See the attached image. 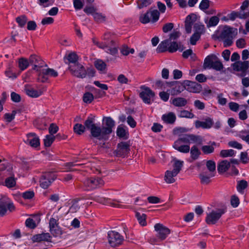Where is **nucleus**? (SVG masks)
<instances>
[{"label":"nucleus","instance_id":"nucleus-39","mask_svg":"<svg viewBox=\"0 0 249 249\" xmlns=\"http://www.w3.org/2000/svg\"><path fill=\"white\" fill-rule=\"evenodd\" d=\"M86 128L87 129L85 124L83 125L78 123L76 124L73 126L74 132L78 135L83 134L85 132Z\"/></svg>","mask_w":249,"mask_h":249},{"label":"nucleus","instance_id":"nucleus-17","mask_svg":"<svg viewBox=\"0 0 249 249\" xmlns=\"http://www.w3.org/2000/svg\"><path fill=\"white\" fill-rule=\"evenodd\" d=\"M185 83L187 86L186 89L189 92L199 93L202 90L201 86L196 82L186 81L185 82Z\"/></svg>","mask_w":249,"mask_h":249},{"label":"nucleus","instance_id":"nucleus-37","mask_svg":"<svg viewBox=\"0 0 249 249\" xmlns=\"http://www.w3.org/2000/svg\"><path fill=\"white\" fill-rule=\"evenodd\" d=\"M214 176L212 173L209 174V175H206L204 173L200 174L199 178L200 181L202 184H208L211 182L210 178Z\"/></svg>","mask_w":249,"mask_h":249},{"label":"nucleus","instance_id":"nucleus-8","mask_svg":"<svg viewBox=\"0 0 249 249\" xmlns=\"http://www.w3.org/2000/svg\"><path fill=\"white\" fill-rule=\"evenodd\" d=\"M225 212V209H218L212 211L207 214L206 218V223L209 225L215 224Z\"/></svg>","mask_w":249,"mask_h":249},{"label":"nucleus","instance_id":"nucleus-32","mask_svg":"<svg viewBox=\"0 0 249 249\" xmlns=\"http://www.w3.org/2000/svg\"><path fill=\"white\" fill-rule=\"evenodd\" d=\"M187 100L184 98L177 97L173 99L172 104L176 107H184L187 104Z\"/></svg>","mask_w":249,"mask_h":249},{"label":"nucleus","instance_id":"nucleus-34","mask_svg":"<svg viewBox=\"0 0 249 249\" xmlns=\"http://www.w3.org/2000/svg\"><path fill=\"white\" fill-rule=\"evenodd\" d=\"M194 33L201 36L205 31V28L203 24L199 23H196L194 25Z\"/></svg>","mask_w":249,"mask_h":249},{"label":"nucleus","instance_id":"nucleus-36","mask_svg":"<svg viewBox=\"0 0 249 249\" xmlns=\"http://www.w3.org/2000/svg\"><path fill=\"white\" fill-rule=\"evenodd\" d=\"M78 57L75 53H69L67 56V59L68 60L70 65H76L79 64L78 62Z\"/></svg>","mask_w":249,"mask_h":249},{"label":"nucleus","instance_id":"nucleus-40","mask_svg":"<svg viewBox=\"0 0 249 249\" xmlns=\"http://www.w3.org/2000/svg\"><path fill=\"white\" fill-rule=\"evenodd\" d=\"M18 65L20 70L24 71L29 66V62L27 59L22 57L19 59Z\"/></svg>","mask_w":249,"mask_h":249},{"label":"nucleus","instance_id":"nucleus-33","mask_svg":"<svg viewBox=\"0 0 249 249\" xmlns=\"http://www.w3.org/2000/svg\"><path fill=\"white\" fill-rule=\"evenodd\" d=\"M169 40L166 39L161 41L157 48V52L159 53L164 52L168 50Z\"/></svg>","mask_w":249,"mask_h":249},{"label":"nucleus","instance_id":"nucleus-10","mask_svg":"<svg viewBox=\"0 0 249 249\" xmlns=\"http://www.w3.org/2000/svg\"><path fill=\"white\" fill-rule=\"evenodd\" d=\"M38 72L39 78L41 77L42 78V82L46 81L49 76L55 77L58 75L57 71L50 68L39 69Z\"/></svg>","mask_w":249,"mask_h":249},{"label":"nucleus","instance_id":"nucleus-14","mask_svg":"<svg viewBox=\"0 0 249 249\" xmlns=\"http://www.w3.org/2000/svg\"><path fill=\"white\" fill-rule=\"evenodd\" d=\"M129 151V145L126 142L118 143L115 151L116 155L118 157L124 156L127 154Z\"/></svg>","mask_w":249,"mask_h":249},{"label":"nucleus","instance_id":"nucleus-28","mask_svg":"<svg viewBox=\"0 0 249 249\" xmlns=\"http://www.w3.org/2000/svg\"><path fill=\"white\" fill-rule=\"evenodd\" d=\"M183 46L181 43H178L176 42H172L169 44L168 51L170 53H174L176 52L178 50L180 51H182L184 50Z\"/></svg>","mask_w":249,"mask_h":249},{"label":"nucleus","instance_id":"nucleus-9","mask_svg":"<svg viewBox=\"0 0 249 249\" xmlns=\"http://www.w3.org/2000/svg\"><path fill=\"white\" fill-rule=\"evenodd\" d=\"M69 69L71 73L77 77L83 78L87 75V71L84 67L80 63L76 65H70Z\"/></svg>","mask_w":249,"mask_h":249},{"label":"nucleus","instance_id":"nucleus-24","mask_svg":"<svg viewBox=\"0 0 249 249\" xmlns=\"http://www.w3.org/2000/svg\"><path fill=\"white\" fill-rule=\"evenodd\" d=\"M209 145L202 146L201 149L205 155H209L214 152V149L216 146V143L214 142H210Z\"/></svg>","mask_w":249,"mask_h":249},{"label":"nucleus","instance_id":"nucleus-57","mask_svg":"<svg viewBox=\"0 0 249 249\" xmlns=\"http://www.w3.org/2000/svg\"><path fill=\"white\" fill-rule=\"evenodd\" d=\"M25 225L31 229H35L36 227L35 220L31 218H28L26 220Z\"/></svg>","mask_w":249,"mask_h":249},{"label":"nucleus","instance_id":"nucleus-51","mask_svg":"<svg viewBox=\"0 0 249 249\" xmlns=\"http://www.w3.org/2000/svg\"><path fill=\"white\" fill-rule=\"evenodd\" d=\"M150 17L152 18V22H155L158 21L160 17V12L157 10H153L150 11Z\"/></svg>","mask_w":249,"mask_h":249},{"label":"nucleus","instance_id":"nucleus-41","mask_svg":"<svg viewBox=\"0 0 249 249\" xmlns=\"http://www.w3.org/2000/svg\"><path fill=\"white\" fill-rule=\"evenodd\" d=\"M235 153L236 152L233 149L222 150L220 152V156L222 158L232 157Z\"/></svg>","mask_w":249,"mask_h":249},{"label":"nucleus","instance_id":"nucleus-3","mask_svg":"<svg viewBox=\"0 0 249 249\" xmlns=\"http://www.w3.org/2000/svg\"><path fill=\"white\" fill-rule=\"evenodd\" d=\"M237 35L236 28L225 26L219 36V38L223 41L224 46L228 47L232 45L233 43V40Z\"/></svg>","mask_w":249,"mask_h":249},{"label":"nucleus","instance_id":"nucleus-54","mask_svg":"<svg viewBox=\"0 0 249 249\" xmlns=\"http://www.w3.org/2000/svg\"><path fill=\"white\" fill-rule=\"evenodd\" d=\"M153 0H138L137 1L138 6L140 9L147 7L149 5Z\"/></svg>","mask_w":249,"mask_h":249},{"label":"nucleus","instance_id":"nucleus-49","mask_svg":"<svg viewBox=\"0 0 249 249\" xmlns=\"http://www.w3.org/2000/svg\"><path fill=\"white\" fill-rule=\"evenodd\" d=\"M239 137L249 145V132L247 130H243L240 132Z\"/></svg>","mask_w":249,"mask_h":249},{"label":"nucleus","instance_id":"nucleus-45","mask_svg":"<svg viewBox=\"0 0 249 249\" xmlns=\"http://www.w3.org/2000/svg\"><path fill=\"white\" fill-rule=\"evenodd\" d=\"M248 186V182L245 180L239 181L237 185V190L240 193H243V190Z\"/></svg>","mask_w":249,"mask_h":249},{"label":"nucleus","instance_id":"nucleus-31","mask_svg":"<svg viewBox=\"0 0 249 249\" xmlns=\"http://www.w3.org/2000/svg\"><path fill=\"white\" fill-rule=\"evenodd\" d=\"M17 178H15L14 175L9 177L5 178L4 181V185L8 188H12L16 185Z\"/></svg>","mask_w":249,"mask_h":249},{"label":"nucleus","instance_id":"nucleus-21","mask_svg":"<svg viewBox=\"0 0 249 249\" xmlns=\"http://www.w3.org/2000/svg\"><path fill=\"white\" fill-rule=\"evenodd\" d=\"M233 69L237 71L245 72L249 68L248 61H237L233 65Z\"/></svg>","mask_w":249,"mask_h":249},{"label":"nucleus","instance_id":"nucleus-46","mask_svg":"<svg viewBox=\"0 0 249 249\" xmlns=\"http://www.w3.org/2000/svg\"><path fill=\"white\" fill-rule=\"evenodd\" d=\"M211 68L217 71H220L223 69V65L217 57L214 60Z\"/></svg>","mask_w":249,"mask_h":249},{"label":"nucleus","instance_id":"nucleus-23","mask_svg":"<svg viewBox=\"0 0 249 249\" xmlns=\"http://www.w3.org/2000/svg\"><path fill=\"white\" fill-rule=\"evenodd\" d=\"M52 236L50 234H35L32 238L33 243L41 242H51Z\"/></svg>","mask_w":249,"mask_h":249},{"label":"nucleus","instance_id":"nucleus-62","mask_svg":"<svg viewBox=\"0 0 249 249\" xmlns=\"http://www.w3.org/2000/svg\"><path fill=\"white\" fill-rule=\"evenodd\" d=\"M228 145L230 147L237 148L238 149H241L242 148V145L237 142L234 141L229 142H228Z\"/></svg>","mask_w":249,"mask_h":249},{"label":"nucleus","instance_id":"nucleus-1","mask_svg":"<svg viewBox=\"0 0 249 249\" xmlns=\"http://www.w3.org/2000/svg\"><path fill=\"white\" fill-rule=\"evenodd\" d=\"M191 143L202 144V140L201 137L193 134L181 135L174 142L173 147L176 150L183 153H188L190 151L191 158L193 160H195L198 159L201 152L196 145H193L190 149V144Z\"/></svg>","mask_w":249,"mask_h":249},{"label":"nucleus","instance_id":"nucleus-56","mask_svg":"<svg viewBox=\"0 0 249 249\" xmlns=\"http://www.w3.org/2000/svg\"><path fill=\"white\" fill-rule=\"evenodd\" d=\"M210 2L211 1L209 0H202L199 4V7L201 10L205 11L209 8Z\"/></svg>","mask_w":249,"mask_h":249},{"label":"nucleus","instance_id":"nucleus-35","mask_svg":"<svg viewBox=\"0 0 249 249\" xmlns=\"http://www.w3.org/2000/svg\"><path fill=\"white\" fill-rule=\"evenodd\" d=\"M16 22L18 23V26L20 28L24 27L28 21L27 17L22 15L18 16L16 18Z\"/></svg>","mask_w":249,"mask_h":249},{"label":"nucleus","instance_id":"nucleus-6","mask_svg":"<svg viewBox=\"0 0 249 249\" xmlns=\"http://www.w3.org/2000/svg\"><path fill=\"white\" fill-rule=\"evenodd\" d=\"M83 183L87 190H90L103 186L104 181L100 178H90L85 179Z\"/></svg>","mask_w":249,"mask_h":249},{"label":"nucleus","instance_id":"nucleus-12","mask_svg":"<svg viewBox=\"0 0 249 249\" xmlns=\"http://www.w3.org/2000/svg\"><path fill=\"white\" fill-rule=\"evenodd\" d=\"M110 43L111 44L112 46H109V44L107 45L106 42H98L96 44L99 48L105 50L107 53L112 55H115L117 53L118 50L115 47L113 46L114 43V41L111 40Z\"/></svg>","mask_w":249,"mask_h":249},{"label":"nucleus","instance_id":"nucleus-18","mask_svg":"<svg viewBox=\"0 0 249 249\" xmlns=\"http://www.w3.org/2000/svg\"><path fill=\"white\" fill-rule=\"evenodd\" d=\"M172 89L170 92L172 95H177L183 91L185 89V87L181 83L175 81L172 84Z\"/></svg>","mask_w":249,"mask_h":249},{"label":"nucleus","instance_id":"nucleus-11","mask_svg":"<svg viewBox=\"0 0 249 249\" xmlns=\"http://www.w3.org/2000/svg\"><path fill=\"white\" fill-rule=\"evenodd\" d=\"M26 139L24 142L33 148H37L40 145L38 137L35 133H28L26 135Z\"/></svg>","mask_w":249,"mask_h":249},{"label":"nucleus","instance_id":"nucleus-4","mask_svg":"<svg viewBox=\"0 0 249 249\" xmlns=\"http://www.w3.org/2000/svg\"><path fill=\"white\" fill-rule=\"evenodd\" d=\"M173 161V170H167L165 173L164 180L167 183H172L176 181L175 177L180 172L183 166V161L174 159Z\"/></svg>","mask_w":249,"mask_h":249},{"label":"nucleus","instance_id":"nucleus-20","mask_svg":"<svg viewBox=\"0 0 249 249\" xmlns=\"http://www.w3.org/2000/svg\"><path fill=\"white\" fill-rule=\"evenodd\" d=\"M24 91L27 95L33 98H37L42 94V92L40 90L35 89L28 85H25Z\"/></svg>","mask_w":249,"mask_h":249},{"label":"nucleus","instance_id":"nucleus-43","mask_svg":"<svg viewBox=\"0 0 249 249\" xmlns=\"http://www.w3.org/2000/svg\"><path fill=\"white\" fill-rule=\"evenodd\" d=\"M146 216L145 214L142 213L141 214L139 212L136 213V217L141 226H144L146 225Z\"/></svg>","mask_w":249,"mask_h":249},{"label":"nucleus","instance_id":"nucleus-7","mask_svg":"<svg viewBox=\"0 0 249 249\" xmlns=\"http://www.w3.org/2000/svg\"><path fill=\"white\" fill-rule=\"evenodd\" d=\"M57 175L52 172L44 173L40 178V185L44 189H47L56 178Z\"/></svg>","mask_w":249,"mask_h":249},{"label":"nucleus","instance_id":"nucleus-48","mask_svg":"<svg viewBox=\"0 0 249 249\" xmlns=\"http://www.w3.org/2000/svg\"><path fill=\"white\" fill-rule=\"evenodd\" d=\"M94 96L93 94L89 92H86L83 96V101L87 104H90L93 100Z\"/></svg>","mask_w":249,"mask_h":249},{"label":"nucleus","instance_id":"nucleus-13","mask_svg":"<svg viewBox=\"0 0 249 249\" xmlns=\"http://www.w3.org/2000/svg\"><path fill=\"white\" fill-rule=\"evenodd\" d=\"M108 243L112 247H117L123 243L124 237L121 234H107Z\"/></svg>","mask_w":249,"mask_h":249},{"label":"nucleus","instance_id":"nucleus-44","mask_svg":"<svg viewBox=\"0 0 249 249\" xmlns=\"http://www.w3.org/2000/svg\"><path fill=\"white\" fill-rule=\"evenodd\" d=\"M150 11H148L146 13L141 15L140 17L139 20L141 23L146 24L150 21Z\"/></svg>","mask_w":249,"mask_h":249},{"label":"nucleus","instance_id":"nucleus-50","mask_svg":"<svg viewBox=\"0 0 249 249\" xmlns=\"http://www.w3.org/2000/svg\"><path fill=\"white\" fill-rule=\"evenodd\" d=\"M127 133L126 130L123 127H118L117 130V135L120 137L124 139H127Z\"/></svg>","mask_w":249,"mask_h":249},{"label":"nucleus","instance_id":"nucleus-29","mask_svg":"<svg viewBox=\"0 0 249 249\" xmlns=\"http://www.w3.org/2000/svg\"><path fill=\"white\" fill-rule=\"evenodd\" d=\"M156 232L158 233H170V230L167 227L160 223H157L154 226Z\"/></svg>","mask_w":249,"mask_h":249},{"label":"nucleus","instance_id":"nucleus-55","mask_svg":"<svg viewBox=\"0 0 249 249\" xmlns=\"http://www.w3.org/2000/svg\"><path fill=\"white\" fill-rule=\"evenodd\" d=\"M85 0H73V6L76 10L83 8Z\"/></svg>","mask_w":249,"mask_h":249},{"label":"nucleus","instance_id":"nucleus-27","mask_svg":"<svg viewBox=\"0 0 249 249\" xmlns=\"http://www.w3.org/2000/svg\"><path fill=\"white\" fill-rule=\"evenodd\" d=\"M230 162L227 160H223L220 162L217 166V170L219 173L226 172L230 167Z\"/></svg>","mask_w":249,"mask_h":249},{"label":"nucleus","instance_id":"nucleus-60","mask_svg":"<svg viewBox=\"0 0 249 249\" xmlns=\"http://www.w3.org/2000/svg\"><path fill=\"white\" fill-rule=\"evenodd\" d=\"M5 74L6 76L9 78L14 79L17 77L16 74L13 71L12 66H9V67L5 71Z\"/></svg>","mask_w":249,"mask_h":249},{"label":"nucleus","instance_id":"nucleus-16","mask_svg":"<svg viewBox=\"0 0 249 249\" xmlns=\"http://www.w3.org/2000/svg\"><path fill=\"white\" fill-rule=\"evenodd\" d=\"M196 20V14H191L186 17L185 21V28L186 33L190 34L191 33L192 25Z\"/></svg>","mask_w":249,"mask_h":249},{"label":"nucleus","instance_id":"nucleus-61","mask_svg":"<svg viewBox=\"0 0 249 249\" xmlns=\"http://www.w3.org/2000/svg\"><path fill=\"white\" fill-rule=\"evenodd\" d=\"M201 36L198 34L194 33L190 37V43L193 45L196 44V42L200 39Z\"/></svg>","mask_w":249,"mask_h":249},{"label":"nucleus","instance_id":"nucleus-25","mask_svg":"<svg viewBox=\"0 0 249 249\" xmlns=\"http://www.w3.org/2000/svg\"><path fill=\"white\" fill-rule=\"evenodd\" d=\"M49 227L51 232L59 233L61 232L58 226V219L52 217L49 221Z\"/></svg>","mask_w":249,"mask_h":249},{"label":"nucleus","instance_id":"nucleus-19","mask_svg":"<svg viewBox=\"0 0 249 249\" xmlns=\"http://www.w3.org/2000/svg\"><path fill=\"white\" fill-rule=\"evenodd\" d=\"M29 61L31 64H34L33 70L39 71V69L43 66V61L40 59V58L36 55H32L30 57Z\"/></svg>","mask_w":249,"mask_h":249},{"label":"nucleus","instance_id":"nucleus-38","mask_svg":"<svg viewBox=\"0 0 249 249\" xmlns=\"http://www.w3.org/2000/svg\"><path fill=\"white\" fill-rule=\"evenodd\" d=\"M93 17L95 21L97 23L105 22L107 20L106 17L104 14L97 12L94 14Z\"/></svg>","mask_w":249,"mask_h":249},{"label":"nucleus","instance_id":"nucleus-59","mask_svg":"<svg viewBox=\"0 0 249 249\" xmlns=\"http://www.w3.org/2000/svg\"><path fill=\"white\" fill-rule=\"evenodd\" d=\"M206 166L210 172H213L215 170V163L212 160L207 161Z\"/></svg>","mask_w":249,"mask_h":249},{"label":"nucleus","instance_id":"nucleus-42","mask_svg":"<svg viewBox=\"0 0 249 249\" xmlns=\"http://www.w3.org/2000/svg\"><path fill=\"white\" fill-rule=\"evenodd\" d=\"M219 21V18L216 16L212 17L208 21H205L208 27L215 26L217 25Z\"/></svg>","mask_w":249,"mask_h":249},{"label":"nucleus","instance_id":"nucleus-30","mask_svg":"<svg viewBox=\"0 0 249 249\" xmlns=\"http://www.w3.org/2000/svg\"><path fill=\"white\" fill-rule=\"evenodd\" d=\"M216 58L215 55L212 54L208 56L204 60L203 68L204 69H211L214 60Z\"/></svg>","mask_w":249,"mask_h":249},{"label":"nucleus","instance_id":"nucleus-63","mask_svg":"<svg viewBox=\"0 0 249 249\" xmlns=\"http://www.w3.org/2000/svg\"><path fill=\"white\" fill-rule=\"evenodd\" d=\"M58 130V127L54 124H51L49 128V133L50 135L53 136L54 134H55Z\"/></svg>","mask_w":249,"mask_h":249},{"label":"nucleus","instance_id":"nucleus-52","mask_svg":"<svg viewBox=\"0 0 249 249\" xmlns=\"http://www.w3.org/2000/svg\"><path fill=\"white\" fill-rule=\"evenodd\" d=\"M178 116L180 118H193L194 115L188 110H181L178 114Z\"/></svg>","mask_w":249,"mask_h":249},{"label":"nucleus","instance_id":"nucleus-22","mask_svg":"<svg viewBox=\"0 0 249 249\" xmlns=\"http://www.w3.org/2000/svg\"><path fill=\"white\" fill-rule=\"evenodd\" d=\"M213 124V121L210 118L205 119V121H196L195 126L196 128H202L204 129L210 128Z\"/></svg>","mask_w":249,"mask_h":249},{"label":"nucleus","instance_id":"nucleus-53","mask_svg":"<svg viewBox=\"0 0 249 249\" xmlns=\"http://www.w3.org/2000/svg\"><path fill=\"white\" fill-rule=\"evenodd\" d=\"M95 66L96 68L100 71H103L106 68V64L101 60H98L95 62Z\"/></svg>","mask_w":249,"mask_h":249},{"label":"nucleus","instance_id":"nucleus-26","mask_svg":"<svg viewBox=\"0 0 249 249\" xmlns=\"http://www.w3.org/2000/svg\"><path fill=\"white\" fill-rule=\"evenodd\" d=\"M162 120L166 124H173L176 120L175 114L172 112L162 115Z\"/></svg>","mask_w":249,"mask_h":249},{"label":"nucleus","instance_id":"nucleus-2","mask_svg":"<svg viewBox=\"0 0 249 249\" xmlns=\"http://www.w3.org/2000/svg\"><path fill=\"white\" fill-rule=\"evenodd\" d=\"M103 121V124L105 126H103L102 127L94 123L93 118L89 117L85 121V125L90 131L91 138L104 141L108 139V135L112 132L115 122L110 117H105Z\"/></svg>","mask_w":249,"mask_h":249},{"label":"nucleus","instance_id":"nucleus-47","mask_svg":"<svg viewBox=\"0 0 249 249\" xmlns=\"http://www.w3.org/2000/svg\"><path fill=\"white\" fill-rule=\"evenodd\" d=\"M55 137L50 135L46 136L44 139V144L46 147H50L55 139Z\"/></svg>","mask_w":249,"mask_h":249},{"label":"nucleus","instance_id":"nucleus-64","mask_svg":"<svg viewBox=\"0 0 249 249\" xmlns=\"http://www.w3.org/2000/svg\"><path fill=\"white\" fill-rule=\"evenodd\" d=\"M84 11L87 14H91L93 17L94 14H95L96 12V9L92 6L86 7L84 8Z\"/></svg>","mask_w":249,"mask_h":249},{"label":"nucleus","instance_id":"nucleus-15","mask_svg":"<svg viewBox=\"0 0 249 249\" xmlns=\"http://www.w3.org/2000/svg\"><path fill=\"white\" fill-rule=\"evenodd\" d=\"M140 97L146 104L151 103V98L155 96L154 92L149 88H146L140 94Z\"/></svg>","mask_w":249,"mask_h":249},{"label":"nucleus","instance_id":"nucleus-58","mask_svg":"<svg viewBox=\"0 0 249 249\" xmlns=\"http://www.w3.org/2000/svg\"><path fill=\"white\" fill-rule=\"evenodd\" d=\"M121 53L124 55H127L129 53L133 54L134 53V49L130 48L126 46H124L122 47Z\"/></svg>","mask_w":249,"mask_h":249},{"label":"nucleus","instance_id":"nucleus-5","mask_svg":"<svg viewBox=\"0 0 249 249\" xmlns=\"http://www.w3.org/2000/svg\"><path fill=\"white\" fill-rule=\"evenodd\" d=\"M7 210L10 212H13L15 210V207L8 197L2 196L0 199V215H4Z\"/></svg>","mask_w":249,"mask_h":249}]
</instances>
